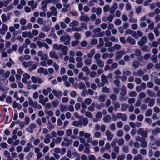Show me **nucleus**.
<instances>
[{
	"instance_id": "obj_50",
	"label": "nucleus",
	"mask_w": 160,
	"mask_h": 160,
	"mask_svg": "<svg viewBox=\"0 0 160 160\" xmlns=\"http://www.w3.org/2000/svg\"><path fill=\"white\" fill-rule=\"evenodd\" d=\"M157 56L155 55H152L151 58V60L154 63H156L157 62Z\"/></svg>"
},
{
	"instance_id": "obj_3",
	"label": "nucleus",
	"mask_w": 160,
	"mask_h": 160,
	"mask_svg": "<svg viewBox=\"0 0 160 160\" xmlns=\"http://www.w3.org/2000/svg\"><path fill=\"white\" fill-rule=\"evenodd\" d=\"M28 103L29 105L33 107L34 109L37 108L39 110L42 108L41 105L38 104V102L36 101L33 102L31 98L28 97Z\"/></svg>"
},
{
	"instance_id": "obj_16",
	"label": "nucleus",
	"mask_w": 160,
	"mask_h": 160,
	"mask_svg": "<svg viewBox=\"0 0 160 160\" xmlns=\"http://www.w3.org/2000/svg\"><path fill=\"white\" fill-rule=\"evenodd\" d=\"M49 56L51 58H54L57 60L59 58V56L54 51L52 50L49 53Z\"/></svg>"
},
{
	"instance_id": "obj_51",
	"label": "nucleus",
	"mask_w": 160,
	"mask_h": 160,
	"mask_svg": "<svg viewBox=\"0 0 160 160\" xmlns=\"http://www.w3.org/2000/svg\"><path fill=\"white\" fill-rule=\"evenodd\" d=\"M72 124L73 126L75 127H78L80 125H81L80 120L79 121H74L72 122Z\"/></svg>"
},
{
	"instance_id": "obj_27",
	"label": "nucleus",
	"mask_w": 160,
	"mask_h": 160,
	"mask_svg": "<svg viewBox=\"0 0 160 160\" xmlns=\"http://www.w3.org/2000/svg\"><path fill=\"white\" fill-rule=\"evenodd\" d=\"M101 81L102 82H103L105 84H107L108 82V77L103 74H102L101 76Z\"/></svg>"
},
{
	"instance_id": "obj_12",
	"label": "nucleus",
	"mask_w": 160,
	"mask_h": 160,
	"mask_svg": "<svg viewBox=\"0 0 160 160\" xmlns=\"http://www.w3.org/2000/svg\"><path fill=\"white\" fill-rule=\"evenodd\" d=\"M148 39L146 36H143L142 37L140 40L138 42V44L140 46H142L144 44L147 42Z\"/></svg>"
},
{
	"instance_id": "obj_36",
	"label": "nucleus",
	"mask_w": 160,
	"mask_h": 160,
	"mask_svg": "<svg viewBox=\"0 0 160 160\" xmlns=\"http://www.w3.org/2000/svg\"><path fill=\"white\" fill-rule=\"evenodd\" d=\"M141 49L143 51L149 52L151 51L150 48L147 45L143 46Z\"/></svg>"
},
{
	"instance_id": "obj_46",
	"label": "nucleus",
	"mask_w": 160,
	"mask_h": 160,
	"mask_svg": "<svg viewBox=\"0 0 160 160\" xmlns=\"http://www.w3.org/2000/svg\"><path fill=\"white\" fill-rule=\"evenodd\" d=\"M152 111L151 109H148L145 113V115L146 117H149L150 116L152 113Z\"/></svg>"
},
{
	"instance_id": "obj_61",
	"label": "nucleus",
	"mask_w": 160,
	"mask_h": 160,
	"mask_svg": "<svg viewBox=\"0 0 160 160\" xmlns=\"http://www.w3.org/2000/svg\"><path fill=\"white\" fill-rule=\"evenodd\" d=\"M102 91L103 92L108 93L109 92V89L106 86L102 88Z\"/></svg>"
},
{
	"instance_id": "obj_49",
	"label": "nucleus",
	"mask_w": 160,
	"mask_h": 160,
	"mask_svg": "<svg viewBox=\"0 0 160 160\" xmlns=\"http://www.w3.org/2000/svg\"><path fill=\"white\" fill-rule=\"evenodd\" d=\"M47 127L49 130H51L54 128V126L52 125L50 121H49L48 123Z\"/></svg>"
},
{
	"instance_id": "obj_13",
	"label": "nucleus",
	"mask_w": 160,
	"mask_h": 160,
	"mask_svg": "<svg viewBox=\"0 0 160 160\" xmlns=\"http://www.w3.org/2000/svg\"><path fill=\"white\" fill-rule=\"evenodd\" d=\"M118 118L121 119L122 121H125L127 120V116L125 114H122L121 112L117 113Z\"/></svg>"
},
{
	"instance_id": "obj_7",
	"label": "nucleus",
	"mask_w": 160,
	"mask_h": 160,
	"mask_svg": "<svg viewBox=\"0 0 160 160\" xmlns=\"http://www.w3.org/2000/svg\"><path fill=\"white\" fill-rule=\"evenodd\" d=\"M126 54L124 50H120L116 52L115 60L118 61L122 58V57Z\"/></svg>"
},
{
	"instance_id": "obj_19",
	"label": "nucleus",
	"mask_w": 160,
	"mask_h": 160,
	"mask_svg": "<svg viewBox=\"0 0 160 160\" xmlns=\"http://www.w3.org/2000/svg\"><path fill=\"white\" fill-rule=\"evenodd\" d=\"M80 125L83 126H87L88 123V119L86 118H82V119L80 120Z\"/></svg>"
},
{
	"instance_id": "obj_38",
	"label": "nucleus",
	"mask_w": 160,
	"mask_h": 160,
	"mask_svg": "<svg viewBox=\"0 0 160 160\" xmlns=\"http://www.w3.org/2000/svg\"><path fill=\"white\" fill-rule=\"evenodd\" d=\"M122 150L125 153H128L129 152V147L128 146H123L122 148Z\"/></svg>"
},
{
	"instance_id": "obj_21",
	"label": "nucleus",
	"mask_w": 160,
	"mask_h": 160,
	"mask_svg": "<svg viewBox=\"0 0 160 160\" xmlns=\"http://www.w3.org/2000/svg\"><path fill=\"white\" fill-rule=\"evenodd\" d=\"M127 42L129 43L130 45H135L136 43V41L133 38L130 37H128L126 39Z\"/></svg>"
},
{
	"instance_id": "obj_17",
	"label": "nucleus",
	"mask_w": 160,
	"mask_h": 160,
	"mask_svg": "<svg viewBox=\"0 0 160 160\" xmlns=\"http://www.w3.org/2000/svg\"><path fill=\"white\" fill-rule=\"evenodd\" d=\"M127 88L125 86H122L121 87V91L120 92L121 96H125L127 94Z\"/></svg>"
},
{
	"instance_id": "obj_33",
	"label": "nucleus",
	"mask_w": 160,
	"mask_h": 160,
	"mask_svg": "<svg viewBox=\"0 0 160 160\" xmlns=\"http://www.w3.org/2000/svg\"><path fill=\"white\" fill-rule=\"evenodd\" d=\"M62 140V138L60 137H57L55 138H53L52 140L56 144H59Z\"/></svg>"
},
{
	"instance_id": "obj_48",
	"label": "nucleus",
	"mask_w": 160,
	"mask_h": 160,
	"mask_svg": "<svg viewBox=\"0 0 160 160\" xmlns=\"http://www.w3.org/2000/svg\"><path fill=\"white\" fill-rule=\"evenodd\" d=\"M92 62V60L89 58L87 59L84 61L85 63L88 66H90Z\"/></svg>"
},
{
	"instance_id": "obj_24",
	"label": "nucleus",
	"mask_w": 160,
	"mask_h": 160,
	"mask_svg": "<svg viewBox=\"0 0 160 160\" xmlns=\"http://www.w3.org/2000/svg\"><path fill=\"white\" fill-rule=\"evenodd\" d=\"M51 136L50 134H48L45 135V138L44 140V142L45 144H48L50 142V138Z\"/></svg>"
},
{
	"instance_id": "obj_37",
	"label": "nucleus",
	"mask_w": 160,
	"mask_h": 160,
	"mask_svg": "<svg viewBox=\"0 0 160 160\" xmlns=\"http://www.w3.org/2000/svg\"><path fill=\"white\" fill-rule=\"evenodd\" d=\"M64 141L66 142L68 146L72 144L73 142V141L71 139H69L67 138H64Z\"/></svg>"
},
{
	"instance_id": "obj_47",
	"label": "nucleus",
	"mask_w": 160,
	"mask_h": 160,
	"mask_svg": "<svg viewBox=\"0 0 160 160\" xmlns=\"http://www.w3.org/2000/svg\"><path fill=\"white\" fill-rule=\"evenodd\" d=\"M82 70L84 72H86V74L87 75H88V73L90 72L89 69L88 67L87 66H84L82 68Z\"/></svg>"
},
{
	"instance_id": "obj_60",
	"label": "nucleus",
	"mask_w": 160,
	"mask_h": 160,
	"mask_svg": "<svg viewBox=\"0 0 160 160\" xmlns=\"http://www.w3.org/2000/svg\"><path fill=\"white\" fill-rule=\"evenodd\" d=\"M117 142L119 146H122L124 144V140L123 138H120L119 139L118 141L117 140Z\"/></svg>"
},
{
	"instance_id": "obj_55",
	"label": "nucleus",
	"mask_w": 160,
	"mask_h": 160,
	"mask_svg": "<svg viewBox=\"0 0 160 160\" xmlns=\"http://www.w3.org/2000/svg\"><path fill=\"white\" fill-rule=\"evenodd\" d=\"M81 26L80 27L81 30H82L83 28L85 29H87V24L84 22H82L81 23Z\"/></svg>"
},
{
	"instance_id": "obj_18",
	"label": "nucleus",
	"mask_w": 160,
	"mask_h": 160,
	"mask_svg": "<svg viewBox=\"0 0 160 160\" xmlns=\"http://www.w3.org/2000/svg\"><path fill=\"white\" fill-rule=\"evenodd\" d=\"M47 2L45 1H42L41 3V9L44 11H47Z\"/></svg>"
},
{
	"instance_id": "obj_9",
	"label": "nucleus",
	"mask_w": 160,
	"mask_h": 160,
	"mask_svg": "<svg viewBox=\"0 0 160 160\" xmlns=\"http://www.w3.org/2000/svg\"><path fill=\"white\" fill-rule=\"evenodd\" d=\"M133 16V11H131L130 12L129 14L128 15L129 22L130 23H136L137 22L138 20L137 19L134 18Z\"/></svg>"
},
{
	"instance_id": "obj_31",
	"label": "nucleus",
	"mask_w": 160,
	"mask_h": 160,
	"mask_svg": "<svg viewBox=\"0 0 160 160\" xmlns=\"http://www.w3.org/2000/svg\"><path fill=\"white\" fill-rule=\"evenodd\" d=\"M95 53V50L94 49H92L90 50V52L88 54L87 56L88 58H91Z\"/></svg>"
},
{
	"instance_id": "obj_25",
	"label": "nucleus",
	"mask_w": 160,
	"mask_h": 160,
	"mask_svg": "<svg viewBox=\"0 0 160 160\" xmlns=\"http://www.w3.org/2000/svg\"><path fill=\"white\" fill-rule=\"evenodd\" d=\"M37 127L36 125L35 124L31 123L29 126V128H28V131L30 132H33V129Z\"/></svg>"
},
{
	"instance_id": "obj_32",
	"label": "nucleus",
	"mask_w": 160,
	"mask_h": 160,
	"mask_svg": "<svg viewBox=\"0 0 160 160\" xmlns=\"http://www.w3.org/2000/svg\"><path fill=\"white\" fill-rule=\"evenodd\" d=\"M146 94L151 97H154L155 96V93L149 89H148L146 92Z\"/></svg>"
},
{
	"instance_id": "obj_30",
	"label": "nucleus",
	"mask_w": 160,
	"mask_h": 160,
	"mask_svg": "<svg viewBox=\"0 0 160 160\" xmlns=\"http://www.w3.org/2000/svg\"><path fill=\"white\" fill-rule=\"evenodd\" d=\"M95 62L99 67L102 68L104 66V62L100 59L95 61Z\"/></svg>"
},
{
	"instance_id": "obj_53",
	"label": "nucleus",
	"mask_w": 160,
	"mask_h": 160,
	"mask_svg": "<svg viewBox=\"0 0 160 160\" xmlns=\"http://www.w3.org/2000/svg\"><path fill=\"white\" fill-rule=\"evenodd\" d=\"M129 96L130 97H135L137 95V93L135 91H132L128 93Z\"/></svg>"
},
{
	"instance_id": "obj_26",
	"label": "nucleus",
	"mask_w": 160,
	"mask_h": 160,
	"mask_svg": "<svg viewBox=\"0 0 160 160\" xmlns=\"http://www.w3.org/2000/svg\"><path fill=\"white\" fill-rule=\"evenodd\" d=\"M12 106L13 108H17L18 110H20L22 108V106L17 103L16 101H14L12 103Z\"/></svg>"
},
{
	"instance_id": "obj_39",
	"label": "nucleus",
	"mask_w": 160,
	"mask_h": 160,
	"mask_svg": "<svg viewBox=\"0 0 160 160\" xmlns=\"http://www.w3.org/2000/svg\"><path fill=\"white\" fill-rule=\"evenodd\" d=\"M158 44L157 41H153L152 42V44L149 45V46L151 48H156L158 47Z\"/></svg>"
},
{
	"instance_id": "obj_22",
	"label": "nucleus",
	"mask_w": 160,
	"mask_h": 160,
	"mask_svg": "<svg viewBox=\"0 0 160 160\" xmlns=\"http://www.w3.org/2000/svg\"><path fill=\"white\" fill-rule=\"evenodd\" d=\"M80 20L81 21L85 22H88L90 20V18L88 17L87 15H82L80 17Z\"/></svg>"
},
{
	"instance_id": "obj_34",
	"label": "nucleus",
	"mask_w": 160,
	"mask_h": 160,
	"mask_svg": "<svg viewBox=\"0 0 160 160\" xmlns=\"http://www.w3.org/2000/svg\"><path fill=\"white\" fill-rule=\"evenodd\" d=\"M111 118L109 115L105 116L103 118V120L105 122H108L111 121Z\"/></svg>"
},
{
	"instance_id": "obj_29",
	"label": "nucleus",
	"mask_w": 160,
	"mask_h": 160,
	"mask_svg": "<svg viewBox=\"0 0 160 160\" xmlns=\"http://www.w3.org/2000/svg\"><path fill=\"white\" fill-rule=\"evenodd\" d=\"M78 22L76 20H74L70 24L69 26L72 28H74L78 26Z\"/></svg>"
},
{
	"instance_id": "obj_11",
	"label": "nucleus",
	"mask_w": 160,
	"mask_h": 160,
	"mask_svg": "<svg viewBox=\"0 0 160 160\" xmlns=\"http://www.w3.org/2000/svg\"><path fill=\"white\" fill-rule=\"evenodd\" d=\"M52 93L55 97L58 99L60 98L63 95L62 92L59 90L57 91L56 90H53Z\"/></svg>"
},
{
	"instance_id": "obj_44",
	"label": "nucleus",
	"mask_w": 160,
	"mask_h": 160,
	"mask_svg": "<svg viewBox=\"0 0 160 160\" xmlns=\"http://www.w3.org/2000/svg\"><path fill=\"white\" fill-rule=\"evenodd\" d=\"M32 63L33 62L32 61H29L28 63H27L26 62H22V65L25 68H27L28 66V64H29V66H30V64H32Z\"/></svg>"
},
{
	"instance_id": "obj_57",
	"label": "nucleus",
	"mask_w": 160,
	"mask_h": 160,
	"mask_svg": "<svg viewBox=\"0 0 160 160\" xmlns=\"http://www.w3.org/2000/svg\"><path fill=\"white\" fill-rule=\"evenodd\" d=\"M24 123L26 125H28L29 123L30 119L27 116H26L24 118Z\"/></svg>"
},
{
	"instance_id": "obj_14",
	"label": "nucleus",
	"mask_w": 160,
	"mask_h": 160,
	"mask_svg": "<svg viewBox=\"0 0 160 160\" xmlns=\"http://www.w3.org/2000/svg\"><path fill=\"white\" fill-rule=\"evenodd\" d=\"M105 135L107 137V139L109 141L111 140L113 137V135L111 133V132L109 130L106 131Z\"/></svg>"
},
{
	"instance_id": "obj_10",
	"label": "nucleus",
	"mask_w": 160,
	"mask_h": 160,
	"mask_svg": "<svg viewBox=\"0 0 160 160\" xmlns=\"http://www.w3.org/2000/svg\"><path fill=\"white\" fill-rule=\"evenodd\" d=\"M138 138H140V137L138 136L136 138V141H140L141 142L140 145L141 147L146 148L147 145V142L146 141L145 139L143 138L140 140L138 139Z\"/></svg>"
},
{
	"instance_id": "obj_8",
	"label": "nucleus",
	"mask_w": 160,
	"mask_h": 160,
	"mask_svg": "<svg viewBox=\"0 0 160 160\" xmlns=\"http://www.w3.org/2000/svg\"><path fill=\"white\" fill-rule=\"evenodd\" d=\"M92 100L90 98H87L84 100L83 102L81 103V107L83 109H86L87 107V105H89L92 102Z\"/></svg>"
},
{
	"instance_id": "obj_45",
	"label": "nucleus",
	"mask_w": 160,
	"mask_h": 160,
	"mask_svg": "<svg viewBox=\"0 0 160 160\" xmlns=\"http://www.w3.org/2000/svg\"><path fill=\"white\" fill-rule=\"evenodd\" d=\"M95 105L94 103H92L88 107V110L90 111H93L94 110V107Z\"/></svg>"
},
{
	"instance_id": "obj_56",
	"label": "nucleus",
	"mask_w": 160,
	"mask_h": 160,
	"mask_svg": "<svg viewBox=\"0 0 160 160\" xmlns=\"http://www.w3.org/2000/svg\"><path fill=\"white\" fill-rule=\"evenodd\" d=\"M59 101L58 100H56L52 102V104L53 107H55L59 104Z\"/></svg>"
},
{
	"instance_id": "obj_6",
	"label": "nucleus",
	"mask_w": 160,
	"mask_h": 160,
	"mask_svg": "<svg viewBox=\"0 0 160 160\" xmlns=\"http://www.w3.org/2000/svg\"><path fill=\"white\" fill-rule=\"evenodd\" d=\"M137 133L138 135H141L142 138H146L148 137V132L143 128H140L137 130Z\"/></svg>"
},
{
	"instance_id": "obj_2",
	"label": "nucleus",
	"mask_w": 160,
	"mask_h": 160,
	"mask_svg": "<svg viewBox=\"0 0 160 160\" xmlns=\"http://www.w3.org/2000/svg\"><path fill=\"white\" fill-rule=\"evenodd\" d=\"M101 29L100 28H97L94 29L92 32L93 34L92 37L93 38L96 37H103L105 33V32L104 31H101Z\"/></svg>"
},
{
	"instance_id": "obj_58",
	"label": "nucleus",
	"mask_w": 160,
	"mask_h": 160,
	"mask_svg": "<svg viewBox=\"0 0 160 160\" xmlns=\"http://www.w3.org/2000/svg\"><path fill=\"white\" fill-rule=\"evenodd\" d=\"M74 37L76 39L79 40L81 38V35L79 33L76 32L74 34Z\"/></svg>"
},
{
	"instance_id": "obj_54",
	"label": "nucleus",
	"mask_w": 160,
	"mask_h": 160,
	"mask_svg": "<svg viewBox=\"0 0 160 160\" xmlns=\"http://www.w3.org/2000/svg\"><path fill=\"white\" fill-rule=\"evenodd\" d=\"M85 116L88 118H92L93 116L92 115V113L89 111H87L85 113Z\"/></svg>"
},
{
	"instance_id": "obj_62",
	"label": "nucleus",
	"mask_w": 160,
	"mask_h": 160,
	"mask_svg": "<svg viewBox=\"0 0 160 160\" xmlns=\"http://www.w3.org/2000/svg\"><path fill=\"white\" fill-rule=\"evenodd\" d=\"M155 104V100L152 98L149 102L148 105L150 107H152Z\"/></svg>"
},
{
	"instance_id": "obj_5",
	"label": "nucleus",
	"mask_w": 160,
	"mask_h": 160,
	"mask_svg": "<svg viewBox=\"0 0 160 160\" xmlns=\"http://www.w3.org/2000/svg\"><path fill=\"white\" fill-rule=\"evenodd\" d=\"M60 40L64 42V44L65 45H69L70 43V37L68 34L62 36L60 38Z\"/></svg>"
},
{
	"instance_id": "obj_28",
	"label": "nucleus",
	"mask_w": 160,
	"mask_h": 160,
	"mask_svg": "<svg viewBox=\"0 0 160 160\" xmlns=\"http://www.w3.org/2000/svg\"><path fill=\"white\" fill-rule=\"evenodd\" d=\"M152 133L153 135H156L160 133V128L156 127L152 131Z\"/></svg>"
},
{
	"instance_id": "obj_15",
	"label": "nucleus",
	"mask_w": 160,
	"mask_h": 160,
	"mask_svg": "<svg viewBox=\"0 0 160 160\" xmlns=\"http://www.w3.org/2000/svg\"><path fill=\"white\" fill-rule=\"evenodd\" d=\"M118 8V4L117 3H115L109 9V12L111 14H113L115 11L116 9Z\"/></svg>"
},
{
	"instance_id": "obj_63",
	"label": "nucleus",
	"mask_w": 160,
	"mask_h": 160,
	"mask_svg": "<svg viewBox=\"0 0 160 160\" xmlns=\"http://www.w3.org/2000/svg\"><path fill=\"white\" fill-rule=\"evenodd\" d=\"M123 134V131L121 129L119 130L116 133L117 135L119 137H121Z\"/></svg>"
},
{
	"instance_id": "obj_4",
	"label": "nucleus",
	"mask_w": 160,
	"mask_h": 160,
	"mask_svg": "<svg viewBox=\"0 0 160 160\" xmlns=\"http://www.w3.org/2000/svg\"><path fill=\"white\" fill-rule=\"evenodd\" d=\"M50 11H48L47 12L46 14L47 16L50 18L52 15L54 16H56L58 14L57 9L56 7L54 6H52L49 8Z\"/></svg>"
},
{
	"instance_id": "obj_35",
	"label": "nucleus",
	"mask_w": 160,
	"mask_h": 160,
	"mask_svg": "<svg viewBox=\"0 0 160 160\" xmlns=\"http://www.w3.org/2000/svg\"><path fill=\"white\" fill-rule=\"evenodd\" d=\"M39 85H37L36 84L28 85V89H33L34 90L36 89L38 87H39Z\"/></svg>"
},
{
	"instance_id": "obj_52",
	"label": "nucleus",
	"mask_w": 160,
	"mask_h": 160,
	"mask_svg": "<svg viewBox=\"0 0 160 160\" xmlns=\"http://www.w3.org/2000/svg\"><path fill=\"white\" fill-rule=\"evenodd\" d=\"M148 37L150 41L153 40L154 38V34L152 33V32L149 33Z\"/></svg>"
},
{
	"instance_id": "obj_23",
	"label": "nucleus",
	"mask_w": 160,
	"mask_h": 160,
	"mask_svg": "<svg viewBox=\"0 0 160 160\" xmlns=\"http://www.w3.org/2000/svg\"><path fill=\"white\" fill-rule=\"evenodd\" d=\"M29 6H31V8L32 10H34L37 7V5L34 3V2L33 0L30 1L28 3Z\"/></svg>"
},
{
	"instance_id": "obj_43",
	"label": "nucleus",
	"mask_w": 160,
	"mask_h": 160,
	"mask_svg": "<svg viewBox=\"0 0 160 160\" xmlns=\"http://www.w3.org/2000/svg\"><path fill=\"white\" fill-rule=\"evenodd\" d=\"M151 76L152 79H154L158 78V74L156 72H154L152 73Z\"/></svg>"
},
{
	"instance_id": "obj_41",
	"label": "nucleus",
	"mask_w": 160,
	"mask_h": 160,
	"mask_svg": "<svg viewBox=\"0 0 160 160\" xmlns=\"http://www.w3.org/2000/svg\"><path fill=\"white\" fill-rule=\"evenodd\" d=\"M106 97V96L105 95H100L99 97V100L101 102H104L105 101Z\"/></svg>"
},
{
	"instance_id": "obj_1",
	"label": "nucleus",
	"mask_w": 160,
	"mask_h": 160,
	"mask_svg": "<svg viewBox=\"0 0 160 160\" xmlns=\"http://www.w3.org/2000/svg\"><path fill=\"white\" fill-rule=\"evenodd\" d=\"M53 49L55 50H61L62 53L63 55H66L68 53V48L62 44H54L53 45Z\"/></svg>"
},
{
	"instance_id": "obj_64",
	"label": "nucleus",
	"mask_w": 160,
	"mask_h": 160,
	"mask_svg": "<svg viewBox=\"0 0 160 160\" xmlns=\"http://www.w3.org/2000/svg\"><path fill=\"white\" fill-rule=\"evenodd\" d=\"M155 21L156 23H157L160 21V15H157L155 18Z\"/></svg>"
},
{
	"instance_id": "obj_40",
	"label": "nucleus",
	"mask_w": 160,
	"mask_h": 160,
	"mask_svg": "<svg viewBox=\"0 0 160 160\" xmlns=\"http://www.w3.org/2000/svg\"><path fill=\"white\" fill-rule=\"evenodd\" d=\"M128 108V105L126 103H124L121 105V109L122 111H126Z\"/></svg>"
},
{
	"instance_id": "obj_20",
	"label": "nucleus",
	"mask_w": 160,
	"mask_h": 160,
	"mask_svg": "<svg viewBox=\"0 0 160 160\" xmlns=\"http://www.w3.org/2000/svg\"><path fill=\"white\" fill-rule=\"evenodd\" d=\"M85 148L84 150V152L85 153L88 154L90 152V145L88 143H85L84 144Z\"/></svg>"
},
{
	"instance_id": "obj_42",
	"label": "nucleus",
	"mask_w": 160,
	"mask_h": 160,
	"mask_svg": "<svg viewBox=\"0 0 160 160\" xmlns=\"http://www.w3.org/2000/svg\"><path fill=\"white\" fill-rule=\"evenodd\" d=\"M60 109L62 112H63L67 110V107L66 105H60Z\"/></svg>"
},
{
	"instance_id": "obj_59",
	"label": "nucleus",
	"mask_w": 160,
	"mask_h": 160,
	"mask_svg": "<svg viewBox=\"0 0 160 160\" xmlns=\"http://www.w3.org/2000/svg\"><path fill=\"white\" fill-rule=\"evenodd\" d=\"M78 87L80 89H84L86 88V86L84 83H81L79 84Z\"/></svg>"
}]
</instances>
